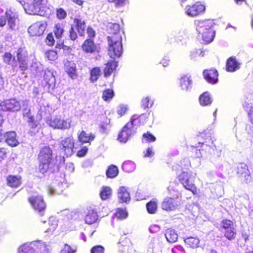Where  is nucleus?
<instances>
[{
    "mask_svg": "<svg viewBox=\"0 0 253 253\" xmlns=\"http://www.w3.org/2000/svg\"><path fill=\"white\" fill-rule=\"evenodd\" d=\"M16 56L12 58L11 54L6 52L3 55V62L11 66L13 71L19 70L24 75L28 68V54L26 50L22 47L19 48L16 51Z\"/></svg>",
    "mask_w": 253,
    "mask_h": 253,
    "instance_id": "obj_1",
    "label": "nucleus"
},
{
    "mask_svg": "<svg viewBox=\"0 0 253 253\" xmlns=\"http://www.w3.org/2000/svg\"><path fill=\"white\" fill-rule=\"evenodd\" d=\"M195 24L198 34V39L202 40L203 43H209L213 41L215 31L212 29L214 25L212 20H196Z\"/></svg>",
    "mask_w": 253,
    "mask_h": 253,
    "instance_id": "obj_2",
    "label": "nucleus"
},
{
    "mask_svg": "<svg viewBox=\"0 0 253 253\" xmlns=\"http://www.w3.org/2000/svg\"><path fill=\"white\" fill-rule=\"evenodd\" d=\"M140 125L139 119L133 116L129 122H128L119 134L118 140L126 143L131 137L135 134L136 130Z\"/></svg>",
    "mask_w": 253,
    "mask_h": 253,
    "instance_id": "obj_3",
    "label": "nucleus"
},
{
    "mask_svg": "<svg viewBox=\"0 0 253 253\" xmlns=\"http://www.w3.org/2000/svg\"><path fill=\"white\" fill-rule=\"evenodd\" d=\"M108 54L115 58L121 56L123 53L122 38L121 35L108 37Z\"/></svg>",
    "mask_w": 253,
    "mask_h": 253,
    "instance_id": "obj_4",
    "label": "nucleus"
},
{
    "mask_svg": "<svg viewBox=\"0 0 253 253\" xmlns=\"http://www.w3.org/2000/svg\"><path fill=\"white\" fill-rule=\"evenodd\" d=\"M52 151L48 146L41 149L38 156L40 162L39 169L41 173H44L49 169L51 165Z\"/></svg>",
    "mask_w": 253,
    "mask_h": 253,
    "instance_id": "obj_5",
    "label": "nucleus"
},
{
    "mask_svg": "<svg viewBox=\"0 0 253 253\" xmlns=\"http://www.w3.org/2000/svg\"><path fill=\"white\" fill-rule=\"evenodd\" d=\"M195 175V173L192 172L183 171L178 176L179 181L183 186L193 193L196 191V187L194 184Z\"/></svg>",
    "mask_w": 253,
    "mask_h": 253,
    "instance_id": "obj_6",
    "label": "nucleus"
},
{
    "mask_svg": "<svg viewBox=\"0 0 253 253\" xmlns=\"http://www.w3.org/2000/svg\"><path fill=\"white\" fill-rule=\"evenodd\" d=\"M236 227L235 224L229 219H224L221 223V231L223 233L224 237L230 241L236 238Z\"/></svg>",
    "mask_w": 253,
    "mask_h": 253,
    "instance_id": "obj_7",
    "label": "nucleus"
},
{
    "mask_svg": "<svg viewBox=\"0 0 253 253\" xmlns=\"http://www.w3.org/2000/svg\"><path fill=\"white\" fill-rule=\"evenodd\" d=\"M74 138L69 136L61 141L59 147L65 155L67 157L71 156L74 153Z\"/></svg>",
    "mask_w": 253,
    "mask_h": 253,
    "instance_id": "obj_8",
    "label": "nucleus"
},
{
    "mask_svg": "<svg viewBox=\"0 0 253 253\" xmlns=\"http://www.w3.org/2000/svg\"><path fill=\"white\" fill-rule=\"evenodd\" d=\"M28 200L33 208L42 215L46 207V204L42 197L39 195H33L29 197Z\"/></svg>",
    "mask_w": 253,
    "mask_h": 253,
    "instance_id": "obj_9",
    "label": "nucleus"
},
{
    "mask_svg": "<svg viewBox=\"0 0 253 253\" xmlns=\"http://www.w3.org/2000/svg\"><path fill=\"white\" fill-rule=\"evenodd\" d=\"M21 108V104L19 101L15 99L6 100L0 103V111H19Z\"/></svg>",
    "mask_w": 253,
    "mask_h": 253,
    "instance_id": "obj_10",
    "label": "nucleus"
},
{
    "mask_svg": "<svg viewBox=\"0 0 253 253\" xmlns=\"http://www.w3.org/2000/svg\"><path fill=\"white\" fill-rule=\"evenodd\" d=\"M60 179H55L52 186L49 187L48 193L51 195L60 194L64 189L67 187V183L65 182L63 177H60Z\"/></svg>",
    "mask_w": 253,
    "mask_h": 253,
    "instance_id": "obj_11",
    "label": "nucleus"
},
{
    "mask_svg": "<svg viewBox=\"0 0 253 253\" xmlns=\"http://www.w3.org/2000/svg\"><path fill=\"white\" fill-rule=\"evenodd\" d=\"M48 125L54 128L66 129L70 127V122L61 119L60 117H52L49 120Z\"/></svg>",
    "mask_w": 253,
    "mask_h": 253,
    "instance_id": "obj_12",
    "label": "nucleus"
},
{
    "mask_svg": "<svg viewBox=\"0 0 253 253\" xmlns=\"http://www.w3.org/2000/svg\"><path fill=\"white\" fill-rule=\"evenodd\" d=\"M46 29V24L42 22H36L28 28L29 33L32 36L42 35Z\"/></svg>",
    "mask_w": 253,
    "mask_h": 253,
    "instance_id": "obj_13",
    "label": "nucleus"
},
{
    "mask_svg": "<svg viewBox=\"0 0 253 253\" xmlns=\"http://www.w3.org/2000/svg\"><path fill=\"white\" fill-rule=\"evenodd\" d=\"M205 10V6L200 2H197L192 6L186 7V12L188 16H195Z\"/></svg>",
    "mask_w": 253,
    "mask_h": 253,
    "instance_id": "obj_14",
    "label": "nucleus"
},
{
    "mask_svg": "<svg viewBox=\"0 0 253 253\" xmlns=\"http://www.w3.org/2000/svg\"><path fill=\"white\" fill-rule=\"evenodd\" d=\"M205 79L211 84H214L218 81V74L215 69L205 70L203 72Z\"/></svg>",
    "mask_w": 253,
    "mask_h": 253,
    "instance_id": "obj_15",
    "label": "nucleus"
},
{
    "mask_svg": "<svg viewBox=\"0 0 253 253\" xmlns=\"http://www.w3.org/2000/svg\"><path fill=\"white\" fill-rule=\"evenodd\" d=\"M178 207L177 202L174 199L166 197L162 203L161 207L167 211H174Z\"/></svg>",
    "mask_w": 253,
    "mask_h": 253,
    "instance_id": "obj_16",
    "label": "nucleus"
},
{
    "mask_svg": "<svg viewBox=\"0 0 253 253\" xmlns=\"http://www.w3.org/2000/svg\"><path fill=\"white\" fill-rule=\"evenodd\" d=\"M3 138L5 141L10 146L15 147L18 145L19 142L16 138V133L15 131H8L3 134Z\"/></svg>",
    "mask_w": 253,
    "mask_h": 253,
    "instance_id": "obj_17",
    "label": "nucleus"
},
{
    "mask_svg": "<svg viewBox=\"0 0 253 253\" xmlns=\"http://www.w3.org/2000/svg\"><path fill=\"white\" fill-rule=\"evenodd\" d=\"M43 78L45 84L48 85V87L53 89L55 87L56 83L53 72L49 70H45Z\"/></svg>",
    "mask_w": 253,
    "mask_h": 253,
    "instance_id": "obj_18",
    "label": "nucleus"
},
{
    "mask_svg": "<svg viewBox=\"0 0 253 253\" xmlns=\"http://www.w3.org/2000/svg\"><path fill=\"white\" fill-rule=\"evenodd\" d=\"M5 15L9 28L11 30H15L18 22L17 14L11 11H7L5 12Z\"/></svg>",
    "mask_w": 253,
    "mask_h": 253,
    "instance_id": "obj_19",
    "label": "nucleus"
},
{
    "mask_svg": "<svg viewBox=\"0 0 253 253\" xmlns=\"http://www.w3.org/2000/svg\"><path fill=\"white\" fill-rule=\"evenodd\" d=\"M179 84L182 90L185 91H190L192 88V84L191 76L189 75L182 76L180 79Z\"/></svg>",
    "mask_w": 253,
    "mask_h": 253,
    "instance_id": "obj_20",
    "label": "nucleus"
},
{
    "mask_svg": "<svg viewBox=\"0 0 253 253\" xmlns=\"http://www.w3.org/2000/svg\"><path fill=\"white\" fill-rule=\"evenodd\" d=\"M118 197L120 203H126L129 202L130 197L129 193L126 188L124 186L120 187L118 191Z\"/></svg>",
    "mask_w": 253,
    "mask_h": 253,
    "instance_id": "obj_21",
    "label": "nucleus"
},
{
    "mask_svg": "<svg viewBox=\"0 0 253 253\" xmlns=\"http://www.w3.org/2000/svg\"><path fill=\"white\" fill-rule=\"evenodd\" d=\"M22 112L24 119L28 123L32 128H36L38 126V123L31 114V109H24Z\"/></svg>",
    "mask_w": 253,
    "mask_h": 253,
    "instance_id": "obj_22",
    "label": "nucleus"
},
{
    "mask_svg": "<svg viewBox=\"0 0 253 253\" xmlns=\"http://www.w3.org/2000/svg\"><path fill=\"white\" fill-rule=\"evenodd\" d=\"M98 219L97 211L92 208H89L87 210L86 216L84 218L85 223L91 224L96 221Z\"/></svg>",
    "mask_w": 253,
    "mask_h": 253,
    "instance_id": "obj_23",
    "label": "nucleus"
},
{
    "mask_svg": "<svg viewBox=\"0 0 253 253\" xmlns=\"http://www.w3.org/2000/svg\"><path fill=\"white\" fill-rule=\"evenodd\" d=\"M72 26L78 31L80 36L84 35L86 28L84 20L79 18H75L74 19V24Z\"/></svg>",
    "mask_w": 253,
    "mask_h": 253,
    "instance_id": "obj_24",
    "label": "nucleus"
},
{
    "mask_svg": "<svg viewBox=\"0 0 253 253\" xmlns=\"http://www.w3.org/2000/svg\"><path fill=\"white\" fill-rule=\"evenodd\" d=\"M237 173L240 175H244L246 180V182L250 181V171L248 170V167L244 163H240L237 167Z\"/></svg>",
    "mask_w": 253,
    "mask_h": 253,
    "instance_id": "obj_25",
    "label": "nucleus"
},
{
    "mask_svg": "<svg viewBox=\"0 0 253 253\" xmlns=\"http://www.w3.org/2000/svg\"><path fill=\"white\" fill-rule=\"evenodd\" d=\"M240 63L234 57L229 58L226 62V69L228 72H235L240 69Z\"/></svg>",
    "mask_w": 253,
    "mask_h": 253,
    "instance_id": "obj_26",
    "label": "nucleus"
},
{
    "mask_svg": "<svg viewBox=\"0 0 253 253\" xmlns=\"http://www.w3.org/2000/svg\"><path fill=\"white\" fill-rule=\"evenodd\" d=\"M6 180L7 185L11 187L17 188L21 184V177L19 175H9Z\"/></svg>",
    "mask_w": 253,
    "mask_h": 253,
    "instance_id": "obj_27",
    "label": "nucleus"
},
{
    "mask_svg": "<svg viewBox=\"0 0 253 253\" xmlns=\"http://www.w3.org/2000/svg\"><path fill=\"white\" fill-rule=\"evenodd\" d=\"M82 47L83 50L87 53H93L97 49L93 41L90 39H87L84 42Z\"/></svg>",
    "mask_w": 253,
    "mask_h": 253,
    "instance_id": "obj_28",
    "label": "nucleus"
},
{
    "mask_svg": "<svg viewBox=\"0 0 253 253\" xmlns=\"http://www.w3.org/2000/svg\"><path fill=\"white\" fill-rule=\"evenodd\" d=\"M95 138V135L91 133H87L83 130L78 136V139L80 142L83 143H90Z\"/></svg>",
    "mask_w": 253,
    "mask_h": 253,
    "instance_id": "obj_29",
    "label": "nucleus"
},
{
    "mask_svg": "<svg viewBox=\"0 0 253 253\" xmlns=\"http://www.w3.org/2000/svg\"><path fill=\"white\" fill-rule=\"evenodd\" d=\"M165 237L169 243H174L178 239V235L176 231L172 228L167 229L165 233Z\"/></svg>",
    "mask_w": 253,
    "mask_h": 253,
    "instance_id": "obj_30",
    "label": "nucleus"
},
{
    "mask_svg": "<svg viewBox=\"0 0 253 253\" xmlns=\"http://www.w3.org/2000/svg\"><path fill=\"white\" fill-rule=\"evenodd\" d=\"M48 224L49 227L46 229L45 232L47 233V235L49 236L52 235L56 229L57 226V220L54 217H51L48 219Z\"/></svg>",
    "mask_w": 253,
    "mask_h": 253,
    "instance_id": "obj_31",
    "label": "nucleus"
},
{
    "mask_svg": "<svg viewBox=\"0 0 253 253\" xmlns=\"http://www.w3.org/2000/svg\"><path fill=\"white\" fill-rule=\"evenodd\" d=\"M199 102L201 105L205 106L211 105L212 99L208 92H205L200 96Z\"/></svg>",
    "mask_w": 253,
    "mask_h": 253,
    "instance_id": "obj_32",
    "label": "nucleus"
},
{
    "mask_svg": "<svg viewBox=\"0 0 253 253\" xmlns=\"http://www.w3.org/2000/svg\"><path fill=\"white\" fill-rule=\"evenodd\" d=\"M117 66V63L114 61L108 62L104 69V76L109 77Z\"/></svg>",
    "mask_w": 253,
    "mask_h": 253,
    "instance_id": "obj_33",
    "label": "nucleus"
},
{
    "mask_svg": "<svg viewBox=\"0 0 253 253\" xmlns=\"http://www.w3.org/2000/svg\"><path fill=\"white\" fill-rule=\"evenodd\" d=\"M102 72L100 68L94 67L90 71V81L92 83L96 82L101 75Z\"/></svg>",
    "mask_w": 253,
    "mask_h": 253,
    "instance_id": "obj_34",
    "label": "nucleus"
},
{
    "mask_svg": "<svg viewBox=\"0 0 253 253\" xmlns=\"http://www.w3.org/2000/svg\"><path fill=\"white\" fill-rule=\"evenodd\" d=\"M65 70L69 76L72 79H75L76 77V65L74 63L69 62L65 65Z\"/></svg>",
    "mask_w": 253,
    "mask_h": 253,
    "instance_id": "obj_35",
    "label": "nucleus"
},
{
    "mask_svg": "<svg viewBox=\"0 0 253 253\" xmlns=\"http://www.w3.org/2000/svg\"><path fill=\"white\" fill-rule=\"evenodd\" d=\"M112 193V189L110 187L103 186L100 192V198L103 200H106L111 197Z\"/></svg>",
    "mask_w": 253,
    "mask_h": 253,
    "instance_id": "obj_36",
    "label": "nucleus"
},
{
    "mask_svg": "<svg viewBox=\"0 0 253 253\" xmlns=\"http://www.w3.org/2000/svg\"><path fill=\"white\" fill-rule=\"evenodd\" d=\"M32 243H40V245H42L44 248H39V247H34V250L36 253H49V246L46 244L45 242L42 241H35Z\"/></svg>",
    "mask_w": 253,
    "mask_h": 253,
    "instance_id": "obj_37",
    "label": "nucleus"
},
{
    "mask_svg": "<svg viewBox=\"0 0 253 253\" xmlns=\"http://www.w3.org/2000/svg\"><path fill=\"white\" fill-rule=\"evenodd\" d=\"M122 169L126 172H131L135 169V164L131 161H125L123 164Z\"/></svg>",
    "mask_w": 253,
    "mask_h": 253,
    "instance_id": "obj_38",
    "label": "nucleus"
},
{
    "mask_svg": "<svg viewBox=\"0 0 253 253\" xmlns=\"http://www.w3.org/2000/svg\"><path fill=\"white\" fill-rule=\"evenodd\" d=\"M30 67L31 70L36 73H40L43 70L42 64L36 58L33 59Z\"/></svg>",
    "mask_w": 253,
    "mask_h": 253,
    "instance_id": "obj_39",
    "label": "nucleus"
},
{
    "mask_svg": "<svg viewBox=\"0 0 253 253\" xmlns=\"http://www.w3.org/2000/svg\"><path fill=\"white\" fill-rule=\"evenodd\" d=\"M118 168L114 165H111L106 171V175L109 178H114L118 175Z\"/></svg>",
    "mask_w": 253,
    "mask_h": 253,
    "instance_id": "obj_40",
    "label": "nucleus"
},
{
    "mask_svg": "<svg viewBox=\"0 0 253 253\" xmlns=\"http://www.w3.org/2000/svg\"><path fill=\"white\" fill-rule=\"evenodd\" d=\"M146 208L149 213H155L157 210V202L151 200L146 204Z\"/></svg>",
    "mask_w": 253,
    "mask_h": 253,
    "instance_id": "obj_41",
    "label": "nucleus"
},
{
    "mask_svg": "<svg viewBox=\"0 0 253 253\" xmlns=\"http://www.w3.org/2000/svg\"><path fill=\"white\" fill-rule=\"evenodd\" d=\"M184 242L190 247L196 248L198 247L200 241L198 238L190 237L185 239Z\"/></svg>",
    "mask_w": 253,
    "mask_h": 253,
    "instance_id": "obj_42",
    "label": "nucleus"
},
{
    "mask_svg": "<svg viewBox=\"0 0 253 253\" xmlns=\"http://www.w3.org/2000/svg\"><path fill=\"white\" fill-rule=\"evenodd\" d=\"M110 30V33L114 34L113 36L116 35H120L119 32L120 31V25L117 23H109L108 25Z\"/></svg>",
    "mask_w": 253,
    "mask_h": 253,
    "instance_id": "obj_43",
    "label": "nucleus"
},
{
    "mask_svg": "<svg viewBox=\"0 0 253 253\" xmlns=\"http://www.w3.org/2000/svg\"><path fill=\"white\" fill-rule=\"evenodd\" d=\"M54 34L57 40L60 39L64 32L63 26L60 24H56L54 27Z\"/></svg>",
    "mask_w": 253,
    "mask_h": 253,
    "instance_id": "obj_44",
    "label": "nucleus"
},
{
    "mask_svg": "<svg viewBox=\"0 0 253 253\" xmlns=\"http://www.w3.org/2000/svg\"><path fill=\"white\" fill-rule=\"evenodd\" d=\"M114 95V93L113 90L107 89L103 92L102 98L105 101H108L111 99Z\"/></svg>",
    "mask_w": 253,
    "mask_h": 253,
    "instance_id": "obj_45",
    "label": "nucleus"
},
{
    "mask_svg": "<svg viewBox=\"0 0 253 253\" xmlns=\"http://www.w3.org/2000/svg\"><path fill=\"white\" fill-rule=\"evenodd\" d=\"M115 216L118 219H124L127 217V213L123 209H118L115 213Z\"/></svg>",
    "mask_w": 253,
    "mask_h": 253,
    "instance_id": "obj_46",
    "label": "nucleus"
},
{
    "mask_svg": "<svg viewBox=\"0 0 253 253\" xmlns=\"http://www.w3.org/2000/svg\"><path fill=\"white\" fill-rule=\"evenodd\" d=\"M153 102L150 101L149 97H147L141 100V106L144 109L149 108L153 105Z\"/></svg>",
    "mask_w": 253,
    "mask_h": 253,
    "instance_id": "obj_47",
    "label": "nucleus"
},
{
    "mask_svg": "<svg viewBox=\"0 0 253 253\" xmlns=\"http://www.w3.org/2000/svg\"><path fill=\"white\" fill-rule=\"evenodd\" d=\"M45 55L46 57L51 61H54L57 58V54L54 50H48L46 52Z\"/></svg>",
    "mask_w": 253,
    "mask_h": 253,
    "instance_id": "obj_48",
    "label": "nucleus"
},
{
    "mask_svg": "<svg viewBox=\"0 0 253 253\" xmlns=\"http://www.w3.org/2000/svg\"><path fill=\"white\" fill-rule=\"evenodd\" d=\"M201 55L202 57L204 56L203 51L199 49H195L190 53V58L192 59H195L198 56Z\"/></svg>",
    "mask_w": 253,
    "mask_h": 253,
    "instance_id": "obj_49",
    "label": "nucleus"
},
{
    "mask_svg": "<svg viewBox=\"0 0 253 253\" xmlns=\"http://www.w3.org/2000/svg\"><path fill=\"white\" fill-rule=\"evenodd\" d=\"M56 15L58 19H64L67 16V13L63 8H59L56 10Z\"/></svg>",
    "mask_w": 253,
    "mask_h": 253,
    "instance_id": "obj_50",
    "label": "nucleus"
},
{
    "mask_svg": "<svg viewBox=\"0 0 253 253\" xmlns=\"http://www.w3.org/2000/svg\"><path fill=\"white\" fill-rule=\"evenodd\" d=\"M212 143V142H211L212 145H210L207 143V142H203L202 143V147L203 149H205L206 150H208L209 153H212V152L216 149L215 146L213 145Z\"/></svg>",
    "mask_w": 253,
    "mask_h": 253,
    "instance_id": "obj_51",
    "label": "nucleus"
},
{
    "mask_svg": "<svg viewBox=\"0 0 253 253\" xmlns=\"http://www.w3.org/2000/svg\"><path fill=\"white\" fill-rule=\"evenodd\" d=\"M156 138L155 136L149 132L144 133L143 135V142H144V140H145L146 142H154Z\"/></svg>",
    "mask_w": 253,
    "mask_h": 253,
    "instance_id": "obj_52",
    "label": "nucleus"
},
{
    "mask_svg": "<svg viewBox=\"0 0 253 253\" xmlns=\"http://www.w3.org/2000/svg\"><path fill=\"white\" fill-rule=\"evenodd\" d=\"M75 252V250L72 248L69 245L65 244L61 251V253H74Z\"/></svg>",
    "mask_w": 253,
    "mask_h": 253,
    "instance_id": "obj_53",
    "label": "nucleus"
},
{
    "mask_svg": "<svg viewBox=\"0 0 253 253\" xmlns=\"http://www.w3.org/2000/svg\"><path fill=\"white\" fill-rule=\"evenodd\" d=\"M127 110L126 106L124 105H120L117 108V112L121 117L126 113Z\"/></svg>",
    "mask_w": 253,
    "mask_h": 253,
    "instance_id": "obj_54",
    "label": "nucleus"
},
{
    "mask_svg": "<svg viewBox=\"0 0 253 253\" xmlns=\"http://www.w3.org/2000/svg\"><path fill=\"white\" fill-rule=\"evenodd\" d=\"M69 37L72 41L75 40L77 38V34L76 32V29L72 25L69 30Z\"/></svg>",
    "mask_w": 253,
    "mask_h": 253,
    "instance_id": "obj_55",
    "label": "nucleus"
},
{
    "mask_svg": "<svg viewBox=\"0 0 253 253\" xmlns=\"http://www.w3.org/2000/svg\"><path fill=\"white\" fill-rule=\"evenodd\" d=\"M104 248L100 245L94 246L91 250V253H104Z\"/></svg>",
    "mask_w": 253,
    "mask_h": 253,
    "instance_id": "obj_56",
    "label": "nucleus"
},
{
    "mask_svg": "<svg viewBox=\"0 0 253 253\" xmlns=\"http://www.w3.org/2000/svg\"><path fill=\"white\" fill-rule=\"evenodd\" d=\"M172 253H186L183 248L180 245L175 246L171 249Z\"/></svg>",
    "mask_w": 253,
    "mask_h": 253,
    "instance_id": "obj_57",
    "label": "nucleus"
},
{
    "mask_svg": "<svg viewBox=\"0 0 253 253\" xmlns=\"http://www.w3.org/2000/svg\"><path fill=\"white\" fill-rule=\"evenodd\" d=\"M54 39L52 34H48L46 39V42L48 45H52L54 43Z\"/></svg>",
    "mask_w": 253,
    "mask_h": 253,
    "instance_id": "obj_58",
    "label": "nucleus"
},
{
    "mask_svg": "<svg viewBox=\"0 0 253 253\" xmlns=\"http://www.w3.org/2000/svg\"><path fill=\"white\" fill-rule=\"evenodd\" d=\"M87 151V148L85 146H84L80 150L78 151L77 155L79 157H84Z\"/></svg>",
    "mask_w": 253,
    "mask_h": 253,
    "instance_id": "obj_59",
    "label": "nucleus"
},
{
    "mask_svg": "<svg viewBox=\"0 0 253 253\" xmlns=\"http://www.w3.org/2000/svg\"><path fill=\"white\" fill-rule=\"evenodd\" d=\"M160 226L156 224L151 225L149 228V231L152 233H157L160 230Z\"/></svg>",
    "mask_w": 253,
    "mask_h": 253,
    "instance_id": "obj_60",
    "label": "nucleus"
},
{
    "mask_svg": "<svg viewBox=\"0 0 253 253\" xmlns=\"http://www.w3.org/2000/svg\"><path fill=\"white\" fill-rule=\"evenodd\" d=\"M20 104H21V108L22 111H24V109H30V107L29 105V100H24L19 101Z\"/></svg>",
    "mask_w": 253,
    "mask_h": 253,
    "instance_id": "obj_61",
    "label": "nucleus"
},
{
    "mask_svg": "<svg viewBox=\"0 0 253 253\" xmlns=\"http://www.w3.org/2000/svg\"><path fill=\"white\" fill-rule=\"evenodd\" d=\"M246 129L248 134L253 137V125L251 123L250 125H247Z\"/></svg>",
    "mask_w": 253,
    "mask_h": 253,
    "instance_id": "obj_62",
    "label": "nucleus"
},
{
    "mask_svg": "<svg viewBox=\"0 0 253 253\" xmlns=\"http://www.w3.org/2000/svg\"><path fill=\"white\" fill-rule=\"evenodd\" d=\"M108 1L110 2H114L115 3L116 6H122L125 1V0H108Z\"/></svg>",
    "mask_w": 253,
    "mask_h": 253,
    "instance_id": "obj_63",
    "label": "nucleus"
},
{
    "mask_svg": "<svg viewBox=\"0 0 253 253\" xmlns=\"http://www.w3.org/2000/svg\"><path fill=\"white\" fill-rule=\"evenodd\" d=\"M87 33L88 37L93 38L95 36V32L94 30L91 27H88L87 29Z\"/></svg>",
    "mask_w": 253,
    "mask_h": 253,
    "instance_id": "obj_64",
    "label": "nucleus"
}]
</instances>
